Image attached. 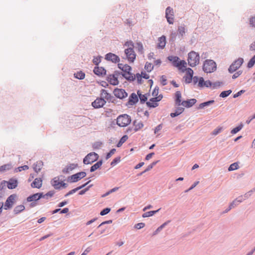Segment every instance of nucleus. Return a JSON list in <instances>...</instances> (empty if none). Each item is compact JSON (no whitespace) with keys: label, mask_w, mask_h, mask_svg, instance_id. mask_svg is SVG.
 <instances>
[{"label":"nucleus","mask_w":255,"mask_h":255,"mask_svg":"<svg viewBox=\"0 0 255 255\" xmlns=\"http://www.w3.org/2000/svg\"><path fill=\"white\" fill-rule=\"evenodd\" d=\"M117 124L120 127H126L131 123V118L127 114H123L119 116L117 118Z\"/></svg>","instance_id":"obj_1"},{"label":"nucleus","mask_w":255,"mask_h":255,"mask_svg":"<svg viewBox=\"0 0 255 255\" xmlns=\"http://www.w3.org/2000/svg\"><path fill=\"white\" fill-rule=\"evenodd\" d=\"M200 56L198 53L195 51H191L188 54V62L191 67L196 66L199 63Z\"/></svg>","instance_id":"obj_2"},{"label":"nucleus","mask_w":255,"mask_h":255,"mask_svg":"<svg viewBox=\"0 0 255 255\" xmlns=\"http://www.w3.org/2000/svg\"><path fill=\"white\" fill-rule=\"evenodd\" d=\"M203 69L206 73L213 72L216 69V63L212 60H207L204 63Z\"/></svg>","instance_id":"obj_3"},{"label":"nucleus","mask_w":255,"mask_h":255,"mask_svg":"<svg viewBox=\"0 0 255 255\" xmlns=\"http://www.w3.org/2000/svg\"><path fill=\"white\" fill-rule=\"evenodd\" d=\"M99 155L95 152H91L87 154L83 159V163L85 164H92L97 160Z\"/></svg>","instance_id":"obj_4"},{"label":"nucleus","mask_w":255,"mask_h":255,"mask_svg":"<svg viewBox=\"0 0 255 255\" xmlns=\"http://www.w3.org/2000/svg\"><path fill=\"white\" fill-rule=\"evenodd\" d=\"M244 59L242 58H239L235 60L230 66L228 70L231 73H232L238 69L243 64Z\"/></svg>","instance_id":"obj_5"},{"label":"nucleus","mask_w":255,"mask_h":255,"mask_svg":"<svg viewBox=\"0 0 255 255\" xmlns=\"http://www.w3.org/2000/svg\"><path fill=\"white\" fill-rule=\"evenodd\" d=\"M125 54L126 56V59L129 63H133L136 58V54L133 49L126 48L125 49Z\"/></svg>","instance_id":"obj_6"},{"label":"nucleus","mask_w":255,"mask_h":255,"mask_svg":"<svg viewBox=\"0 0 255 255\" xmlns=\"http://www.w3.org/2000/svg\"><path fill=\"white\" fill-rule=\"evenodd\" d=\"M118 67L125 73L123 75L124 76L127 78L130 77V75H131L130 71L131 70V68L130 66L128 64L119 63L118 64Z\"/></svg>","instance_id":"obj_7"},{"label":"nucleus","mask_w":255,"mask_h":255,"mask_svg":"<svg viewBox=\"0 0 255 255\" xmlns=\"http://www.w3.org/2000/svg\"><path fill=\"white\" fill-rule=\"evenodd\" d=\"M163 97L162 95H159L158 97L152 98L149 101L146 102V105L150 108H155L158 106V102L161 100Z\"/></svg>","instance_id":"obj_8"},{"label":"nucleus","mask_w":255,"mask_h":255,"mask_svg":"<svg viewBox=\"0 0 255 255\" xmlns=\"http://www.w3.org/2000/svg\"><path fill=\"white\" fill-rule=\"evenodd\" d=\"M16 198V195L15 194H12L10 195L7 199H6L5 204L4 206V209L5 210H7L8 209H10L12 208L15 200Z\"/></svg>","instance_id":"obj_9"},{"label":"nucleus","mask_w":255,"mask_h":255,"mask_svg":"<svg viewBox=\"0 0 255 255\" xmlns=\"http://www.w3.org/2000/svg\"><path fill=\"white\" fill-rule=\"evenodd\" d=\"M166 18L169 24H173L174 20V11L173 9L170 7H168L165 11Z\"/></svg>","instance_id":"obj_10"},{"label":"nucleus","mask_w":255,"mask_h":255,"mask_svg":"<svg viewBox=\"0 0 255 255\" xmlns=\"http://www.w3.org/2000/svg\"><path fill=\"white\" fill-rule=\"evenodd\" d=\"M113 93L117 98L120 99H124L128 96V93L122 89L116 88L114 90Z\"/></svg>","instance_id":"obj_11"},{"label":"nucleus","mask_w":255,"mask_h":255,"mask_svg":"<svg viewBox=\"0 0 255 255\" xmlns=\"http://www.w3.org/2000/svg\"><path fill=\"white\" fill-rule=\"evenodd\" d=\"M52 186L55 189H59L61 187H66V184L64 183L62 181H60L57 177H55L51 181Z\"/></svg>","instance_id":"obj_12"},{"label":"nucleus","mask_w":255,"mask_h":255,"mask_svg":"<svg viewBox=\"0 0 255 255\" xmlns=\"http://www.w3.org/2000/svg\"><path fill=\"white\" fill-rule=\"evenodd\" d=\"M86 173L85 172H80L72 175L70 177V180L72 182H76L80 180L81 179L85 177Z\"/></svg>","instance_id":"obj_13"},{"label":"nucleus","mask_w":255,"mask_h":255,"mask_svg":"<svg viewBox=\"0 0 255 255\" xmlns=\"http://www.w3.org/2000/svg\"><path fill=\"white\" fill-rule=\"evenodd\" d=\"M106 103L105 100L103 99V98H98L92 102V105L94 108L98 109L103 107Z\"/></svg>","instance_id":"obj_14"},{"label":"nucleus","mask_w":255,"mask_h":255,"mask_svg":"<svg viewBox=\"0 0 255 255\" xmlns=\"http://www.w3.org/2000/svg\"><path fill=\"white\" fill-rule=\"evenodd\" d=\"M107 81L110 84L112 85H118L119 83L118 74H115L109 75V76L107 77Z\"/></svg>","instance_id":"obj_15"},{"label":"nucleus","mask_w":255,"mask_h":255,"mask_svg":"<svg viewBox=\"0 0 255 255\" xmlns=\"http://www.w3.org/2000/svg\"><path fill=\"white\" fill-rule=\"evenodd\" d=\"M186 74L184 76V79L186 83H190L192 79L193 71L190 68L186 69Z\"/></svg>","instance_id":"obj_16"},{"label":"nucleus","mask_w":255,"mask_h":255,"mask_svg":"<svg viewBox=\"0 0 255 255\" xmlns=\"http://www.w3.org/2000/svg\"><path fill=\"white\" fill-rule=\"evenodd\" d=\"M43 197V193H37L29 196L27 198V202H36Z\"/></svg>","instance_id":"obj_17"},{"label":"nucleus","mask_w":255,"mask_h":255,"mask_svg":"<svg viewBox=\"0 0 255 255\" xmlns=\"http://www.w3.org/2000/svg\"><path fill=\"white\" fill-rule=\"evenodd\" d=\"M106 59L108 61H111L113 62L117 63L120 61L119 56L115 54L109 53L106 55Z\"/></svg>","instance_id":"obj_18"},{"label":"nucleus","mask_w":255,"mask_h":255,"mask_svg":"<svg viewBox=\"0 0 255 255\" xmlns=\"http://www.w3.org/2000/svg\"><path fill=\"white\" fill-rule=\"evenodd\" d=\"M196 102L197 101L195 99H191L186 101H183L181 105L185 108H188L193 106Z\"/></svg>","instance_id":"obj_19"},{"label":"nucleus","mask_w":255,"mask_h":255,"mask_svg":"<svg viewBox=\"0 0 255 255\" xmlns=\"http://www.w3.org/2000/svg\"><path fill=\"white\" fill-rule=\"evenodd\" d=\"M138 97L135 93H132L128 99V105L132 106L138 102Z\"/></svg>","instance_id":"obj_20"},{"label":"nucleus","mask_w":255,"mask_h":255,"mask_svg":"<svg viewBox=\"0 0 255 255\" xmlns=\"http://www.w3.org/2000/svg\"><path fill=\"white\" fill-rule=\"evenodd\" d=\"M78 167L77 164L71 163L68 165L62 170V172L63 173L67 174L76 168Z\"/></svg>","instance_id":"obj_21"},{"label":"nucleus","mask_w":255,"mask_h":255,"mask_svg":"<svg viewBox=\"0 0 255 255\" xmlns=\"http://www.w3.org/2000/svg\"><path fill=\"white\" fill-rule=\"evenodd\" d=\"M8 189H12L15 188L17 186V180L15 179L11 178L6 182Z\"/></svg>","instance_id":"obj_22"},{"label":"nucleus","mask_w":255,"mask_h":255,"mask_svg":"<svg viewBox=\"0 0 255 255\" xmlns=\"http://www.w3.org/2000/svg\"><path fill=\"white\" fill-rule=\"evenodd\" d=\"M94 73L99 76H103L106 74V71L103 67H96L94 69Z\"/></svg>","instance_id":"obj_23"},{"label":"nucleus","mask_w":255,"mask_h":255,"mask_svg":"<svg viewBox=\"0 0 255 255\" xmlns=\"http://www.w3.org/2000/svg\"><path fill=\"white\" fill-rule=\"evenodd\" d=\"M166 37L165 36H162L159 37L158 39V43L157 44V46L159 48L163 49L166 44Z\"/></svg>","instance_id":"obj_24"},{"label":"nucleus","mask_w":255,"mask_h":255,"mask_svg":"<svg viewBox=\"0 0 255 255\" xmlns=\"http://www.w3.org/2000/svg\"><path fill=\"white\" fill-rule=\"evenodd\" d=\"M134 130L137 131L143 127L142 121L136 120L133 122Z\"/></svg>","instance_id":"obj_25"},{"label":"nucleus","mask_w":255,"mask_h":255,"mask_svg":"<svg viewBox=\"0 0 255 255\" xmlns=\"http://www.w3.org/2000/svg\"><path fill=\"white\" fill-rule=\"evenodd\" d=\"M42 184V180L41 178H35L33 182L31 183V186L32 188H40Z\"/></svg>","instance_id":"obj_26"},{"label":"nucleus","mask_w":255,"mask_h":255,"mask_svg":"<svg viewBox=\"0 0 255 255\" xmlns=\"http://www.w3.org/2000/svg\"><path fill=\"white\" fill-rule=\"evenodd\" d=\"M101 98H103V99H106L107 101L111 100L112 98V96L110 94L108 93L107 91L104 89H102L101 91Z\"/></svg>","instance_id":"obj_27"},{"label":"nucleus","mask_w":255,"mask_h":255,"mask_svg":"<svg viewBox=\"0 0 255 255\" xmlns=\"http://www.w3.org/2000/svg\"><path fill=\"white\" fill-rule=\"evenodd\" d=\"M168 59L171 61L174 66H179V65L181 64L179 60V58L176 56H169Z\"/></svg>","instance_id":"obj_28"},{"label":"nucleus","mask_w":255,"mask_h":255,"mask_svg":"<svg viewBox=\"0 0 255 255\" xmlns=\"http://www.w3.org/2000/svg\"><path fill=\"white\" fill-rule=\"evenodd\" d=\"M175 104L177 106H179L181 105V94L180 92L177 91L175 93Z\"/></svg>","instance_id":"obj_29"},{"label":"nucleus","mask_w":255,"mask_h":255,"mask_svg":"<svg viewBox=\"0 0 255 255\" xmlns=\"http://www.w3.org/2000/svg\"><path fill=\"white\" fill-rule=\"evenodd\" d=\"M184 111V108L182 107H178L176 108L175 112L174 113H172L170 114V116L172 118H174L181 113H182Z\"/></svg>","instance_id":"obj_30"},{"label":"nucleus","mask_w":255,"mask_h":255,"mask_svg":"<svg viewBox=\"0 0 255 255\" xmlns=\"http://www.w3.org/2000/svg\"><path fill=\"white\" fill-rule=\"evenodd\" d=\"M42 166L43 162L41 161H38L34 164V170L36 172L38 173L39 171H40V170L42 168Z\"/></svg>","instance_id":"obj_31"},{"label":"nucleus","mask_w":255,"mask_h":255,"mask_svg":"<svg viewBox=\"0 0 255 255\" xmlns=\"http://www.w3.org/2000/svg\"><path fill=\"white\" fill-rule=\"evenodd\" d=\"M241 202V201L239 200L238 199H236L234 200L230 205L229 208L226 209L224 213H227L232 208H234L235 206L239 205V204Z\"/></svg>","instance_id":"obj_32"},{"label":"nucleus","mask_w":255,"mask_h":255,"mask_svg":"<svg viewBox=\"0 0 255 255\" xmlns=\"http://www.w3.org/2000/svg\"><path fill=\"white\" fill-rule=\"evenodd\" d=\"M12 167L11 164H6L0 166V171L4 172L10 169Z\"/></svg>","instance_id":"obj_33"},{"label":"nucleus","mask_w":255,"mask_h":255,"mask_svg":"<svg viewBox=\"0 0 255 255\" xmlns=\"http://www.w3.org/2000/svg\"><path fill=\"white\" fill-rule=\"evenodd\" d=\"M102 162L101 161H99L96 163L95 164H94L93 166H91L90 169L91 172H94L95 170H96L97 169L100 168V167L102 165Z\"/></svg>","instance_id":"obj_34"},{"label":"nucleus","mask_w":255,"mask_h":255,"mask_svg":"<svg viewBox=\"0 0 255 255\" xmlns=\"http://www.w3.org/2000/svg\"><path fill=\"white\" fill-rule=\"evenodd\" d=\"M88 184V182L85 183V184L81 186H79L77 188H76L74 189H72L71 190V191H70L69 192H68L66 195H65V196H68L71 194H72L73 193H74L75 192H76L77 191H78V190L82 188L83 187H84V186H85L87 184Z\"/></svg>","instance_id":"obj_35"},{"label":"nucleus","mask_w":255,"mask_h":255,"mask_svg":"<svg viewBox=\"0 0 255 255\" xmlns=\"http://www.w3.org/2000/svg\"><path fill=\"white\" fill-rule=\"evenodd\" d=\"M179 62H180L181 64H180L179 65V66H177V67H178L179 69H180L182 71L184 72L187 69L186 68V62L184 60L180 61Z\"/></svg>","instance_id":"obj_36"},{"label":"nucleus","mask_w":255,"mask_h":255,"mask_svg":"<svg viewBox=\"0 0 255 255\" xmlns=\"http://www.w3.org/2000/svg\"><path fill=\"white\" fill-rule=\"evenodd\" d=\"M75 77L78 79H83L85 78V74L82 71L77 72L74 74Z\"/></svg>","instance_id":"obj_37"},{"label":"nucleus","mask_w":255,"mask_h":255,"mask_svg":"<svg viewBox=\"0 0 255 255\" xmlns=\"http://www.w3.org/2000/svg\"><path fill=\"white\" fill-rule=\"evenodd\" d=\"M25 209V207L23 205H20L17 206L14 209V212L15 214H18L21 211H23Z\"/></svg>","instance_id":"obj_38"},{"label":"nucleus","mask_w":255,"mask_h":255,"mask_svg":"<svg viewBox=\"0 0 255 255\" xmlns=\"http://www.w3.org/2000/svg\"><path fill=\"white\" fill-rule=\"evenodd\" d=\"M144 68L147 72H150L153 70V66L152 64H151L150 63L146 62L145 63Z\"/></svg>","instance_id":"obj_39"},{"label":"nucleus","mask_w":255,"mask_h":255,"mask_svg":"<svg viewBox=\"0 0 255 255\" xmlns=\"http://www.w3.org/2000/svg\"><path fill=\"white\" fill-rule=\"evenodd\" d=\"M135 47L137 49V50L139 52H140L141 53H143V50H144L143 46L142 44L140 42H137L136 43Z\"/></svg>","instance_id":"obj_40"},{"label":"nucleus","mask_w":255,"mask_h":255,"mask_svg":"<svg viewBox=\"0 0 255 255\" xmlns=\"http://www.w3.org/2000/svg\"><path fill=\"white\" fill-rule=\"evenodd\" d=\"M128 139V136L127 135H124L120 140L119 142L117 144L118 147H120L122 146V145L126 142Z\"/></svg>","instance_id":"obj_41"},{"label":"nucleus","mask_w":255,"mask_h":255,"mask_svg":"<svg viewBox=\"0 0 255 255\" xmlns=\"http://www.w3.org/2000/svg\"><path fill=\"white\" fill-rule=\"evenodd\" d=\"M143 78L145 79H148L149 78V76L148 74H146L145 72H141V74H136V78L137 80H139V78Z\"/></svg>","instance_id":"obj_42"},{"label":"nucleus","mask_w":255,"mask_h":255,"mask_svg":"<svg viewBox=\"0 0 255 255\" xmlns=\"http://www.w3.org/2000/svg\"><path fill=\"white\" fill-rule=\"evenodd\" d=\"M255 64V55L252 58L248 63V67L249 68H252Z\"/></svg>","instance_id":"obj_43"},{"label":"nucleus","mask_w":255,"mask_h":255,"mask_svg":"<svg viewBox=\"0 0 255 255\" xmlns=\"http://www.w3.org/2000/svg\"><path fill=\"white\" fill-rule=\"evenodd\" d=\"M214 101L213 100H212V101H208V102L202 103H201V104H200L199 105V109H203L205 107L208 106L210 105L211 104L214 103Z\"/></svg>","instance_id":"obj_44"},{"label":"nucleus","mask_w":255,"mask_h":255,"mask_svg":"<svg viewBox=\"0 0 255 255\" xmlns=\"http://www.w3.org/2000/svg\"><path fill=\"white\" fill-rule=\"evenodd\" d=\"M239 168V165L238 163L235 162L230 165L228 168L229 171H233Z\"/></svg>","instance_id":"obj_45"},{"label":"nucleus","mask_w":255,"mask_h":255,"mask_svg":"<svg viewBox=\"0 0 255 255\" xmlns=\"http://www.w3.org/2000/svg\"><path fill=\"white\" fill-rule=\"evenodd\" d=\"M243 125L242 124H241L239 126L233 128L231 131V133L234 134L237 133L238 131H239L240 130H241V129L243 128Z\"/></svg>","instance_id":"obj_46"},{"label":"nucleus","mask_w":255,"mask_h":255,"mask_svg":"<svg viewBox=\"0 0 255 255\" xmlns=\"http://www.w3.org/2000/svg\"><path fill=\"white\" fill-rule=\"evenodd\" d=\"M231 93H232V91L231 90H229L228 91H225L222 92L220 94V96L222 98H225V97L228 96Z\"/></svg>","instance_id":"obj_47"},{"label":"nucleus","mask_w":255,"mask_h":255,"mask_svg":"<svg viewBox=\"0 0 255 255\" xmlns=\"http://www.w3.org/2000/svg\"><path fill=\"white\" fill-rule=\"evenodd\" d=\"M125 46H127V48L133 49L134 48V44L131 40L127 41L125 44Z\"/></svg>","instance_id":"obj_48"},{"label":"nucleus","mask_w":255,"mask_h":255,"mask_svg":"<svg viewBox=\"0 0 255 255\" xmlns=\"http://www.w3.org/2000/svg\"><path fill=\"white\" fill-rule=\"evenodd\" d=\"M54 195V192L53 191H49L48 193H47L45 194H44L43 193V198L48 199L49 197H51Z\"/></svg>","instance_id":"obj_49"},{"label":"nucleus","mask_w":255,"mask_h":255,"mask_svg":"<svg viewBox=\"0 0 255 255\" xmlns=\"http://www.w3.org/2000/svg\"><path fill=\"white\" fill-rule=\"evenodd\" d=\"M158 162V161H155L151 163L150 165H149L146 168V169L143 172H146L150 169H151L154 166L156 165V164Z\"/></svg>","instance_id":"obj_50"},{"label":"nucleus","mask_w":255,"mask_h":255,"mask_svg":"<svg viewBox=\"0 0 255 255\" xmlns=\"http://www.w3.org/2000/svg\"><path fill=\"white\" fill-rule=\"evenodd\" d=\"M222 129H223V128L222 127H218L217 128H216L213 131L212 134L216 135L218 134V133H219L220 132H221L222 131Z\"/></svg>","instance_id":"obj_51"},{"label":"nucleus","mask_w":255,"mask_h":255,"mask_svg":"<svg viewBox=\"0 0 255 255\" xmlns=\"http://www.w3.org/2000/svg\"><path fill=\"white\" fill-rule=\"evenodd\" d=\"M116 152V149H112L108 152L106 156V159H108L110 158Z\"/></svg>","instance_id":"obj_52"},{"label":"nucleus","mask_w":255,"mask_h":255,"mask_svg":"<svg viewBox=\"0 0 255 255\" xmlns=\"http://www.w3.org/2000/svg\"><path fill=\"white\" fill-rule=\"evenodd\" d=\"M110 211H111L110 208H105L100 212V215L101 216L105 215L108 214L110 212Z\"/></svg>","instance_id":"obj_53"},{"label":"nucleus","mask_w":255,"mask_h":255,"mask_svg":"<svg viewBox=\"0 0 255 255\" xmlns=\"http://www.w3.org/2000/svg\"><path fill=\"white\" fill-rule=\"evenodd\" d=\"M167 224V222L164 223L162 225H161L160 227H159L155 231L154 233V235L160 232Z\"/></svg>","instance_id":"obj_54"},{"label":"nucleus","mask_w":255,"mask_h":255,"mask_svg":"<svg viewBox=\"0 0 255 255\" xmlns=\"http://www.w3.org/2000/svg\"><path fill=\"white\" fill-rule=\"evenodd\" d=\"M144 226H145L144 223H139L136 224L135 225V228H136L137 229H140L143 228L144 227Z\"/></svg>","instance_id":"obj_55"},{"label":"nucleus","mask_w":255,"mask_h":255,"mask_svg":"<svg viewBox=\"0 0 255 255\" xmlns=\"http://www.w3.org/2000/svg\"><path fill=\"white\" fill-rule=\"evenodd\" d=\"M120 161V158H115L111 163V165L112 166H115L117 163H118Z\"/></svg>","instance_id":"obj_56"},{"label":"nucleus","mask_w":255,"mask_h":255,"mask_svg":"<svg viewBox=\"0 0 255 255\" xmlns=\"http://www.w3.org/2000/svg\"><path fill=\"white\" fill-rule=\"evenodd\" d=\"M250 24L252 27H255V16L252 17L250 18Z\"/></svg>","instance_id":"obj_57"},{"label":"nucleus","mask_w":255,"mask_h":255,"mask_svg":"<svg viewBox=\"0 0 255 255\" xmlns=\"http://www.w3.org/2000/svg\"><path fill=\"white\" fill-rule=\"evenodd\" d=\"M242 73V71H238V72H237L236 73H235L233 76H232V78L233 79H235L237 78H238V77H239L241 74Z\"/></svg>","instance_id":"obj_58"},{"label":"nucleus","mask_w":255,"mask_h":255,"mask_svg":"<svg viewBox=\"0 0 255 255\" xmlns=\"http://www.w3.org/2000/svg\"><path fill=\"white\" fill-rule=\"evenodd\" d=\"M138 96L141 102H145L147 100V97L145 95L140 94H138Z\"/></svg>","instance_id":"obj_59"},{"label":"nucleus","mask_w":255,"mask_h":255,"mask_svg":"<svg viewBox=\"0 0 255 255\" xmlns=\"http://www.w3.org/2000/svg\"><path fill=\"white\" fill-rule=\"evenodd\" d=\"M204 83L205 81L204 79L202 77H201L199 80L198 86L200 87H203L204 86Z\"/></svg>","instance_id":"obj_60"},{"label":"nucleus","mask_w":255,"mask_h":255,"mask_svg":"<svg viewBox=\"0 0 255 255\" xmlns=\"http://www.w3.org/2000/svg\"><path fill=\"white\" fill-rule=\"evenodd\" d=\"M161 84H162V85L164 86V85H166L167 82H166V78L165 76L162 75L161 77Z\"/></svg>","instance_id":"obj_61"},{"label":"nucleus","mask_w":255,"mask_h":255,"mask_svg":"<svg viewBox=\"0 0 255 255\" xmlns=\"http://www.w3.org/2000/svg\"><path fill=\"white\" fill-rule=\"evenodd\" d=\"M152 216H153V215L151 213V211H149V212H145L144 214H143L142 215V217L143 218H146V217H150Z\"/></svg>","instance_id":"obj_62"},{"label":"nucleus","mask_w":255,"mask_h":255,"mask_svg":"<svg viewBox=\"0 0 255 255\" xmlns=\"http://www.w3.org/2000/svg\"><path fill=\"white\" fill-rule=\"evenodd\" d=\"M178 31L181 35H183L185 33V28L183 26H180L178 27Z\"/></svg>","instance_id":"obj_63"},{"label":"nucleus","mask_w":255,"mask_h":255,"mask_svg":"<svg viewBox=\"0 0 255 255\" xmlns=\"http://www.w3.org/2000/svg\"><path fill=\"white\" fill-rule=\"evenodd\" d=\"M250 50L252 51H255V41L250 45Z\"/></svg>","instance_id":"obj_64"}]
</instances>
